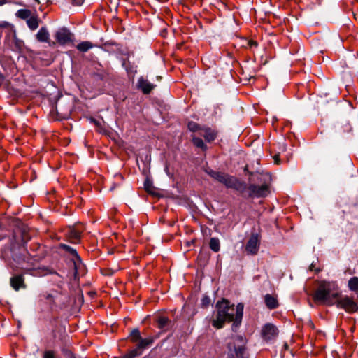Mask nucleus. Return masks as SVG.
<instances>
[{"instance_id": "dca6fc26", "label": "nucleus", "mask_w": 358, "mask_h": 358, "mask_svg": "<svg viewBox=\"0 0 358 358\" xmlns=\"http://www.w3.org/2000/svg\"><path fill=\"white\" fill-rule=\"evenodd\" d=\"M250 175L253 177L254 180L263 182L266 183L271 180V176L268 173H251Z\"/></svg>"}, {"instance_id": "58836bf2", "label": "nucleus", "mask_w": 358, "mask_h": 358, "mask_svg": "<svg viewBox=\"0 0 358 358\" xmlns=\"http://www.w3.org/2000/svg\"><path fill=\"white\" fill-rule=\"evenodd\" d=\"M144 186H145V189H147V191H149L148 187L147 186V182H145Z\"/></svg>"}, {"instance_id": "f257e3e1", "label": "nucleus", "mask_w": 358, "mask_h": 358, "mask_svg": "<svg viewBox=\"0 0 358 358\" xmlns=\"http://www.w3.org/2000/svg\"><path fill=\"white\" fill-rule=\"evenodd\" d=\"M217 313L215 319L213 320L212 324L217 329L223 327L225 322L234 321V324L238 325L243 317V305L238 303L236 307L230 305L226 299L217 301L216 304Z\"/></svg>"}, {"instance_id": "4c0bfd02", "label": "nucleus", "mask_w": 358, "mask_h": 358, "mask_svg": "<svg viewBox=\"0 0 358 358\" xmlns=\"http://www.w3.org/2000/svg\"><path fill=\"white\" fill-rule=\"evenodd\" d=\"M6 0H0V6L6 3Z\"/></svg>"}, {"instance_id": "c756f323", "label": "nucleus", "mask_w": 358, "mask_h": 358, "mask_svg": "<svg viewBox=\"0 0 358 358\" xmlns=\"http://www.w3.org/2000/svg\"><path fill=\"white\" fill-rule=\"evenodd\" d=\"M43 358H55V353L52 350H47L43 353Z\"/></svg>"}, {"instance_id": "6ab92c4d", "label": "nucleus", "mask_w": 358, "mask_h": 358, "mask_svg": "<svg viewBox=\"0 0 358 358\" xmlns=\"http://www.w3.org/2000/svg\"><path fill=\"white\" fill-rule=\"evenodd\" d=\"M158 328L162 330H166L169 326L170 320L165 316H159L157 319Z\"/></svg>"}, {"instance_id": "a211bd4d", "label": "nucleus", "mask_w": 358, "mask_h": 358, "mask_svg": "<svg viewBox=\"0 0 358 358\" xmlns=\"http://www.w3.org/2000/svg\"><path fill=\"white\" fill-rule=\"evenodd\" d=\"M39 297L41 301L45 302L50 306L55 303L54 295L51 292H43Z\"/></svg>"}, {"instance_id": "4468645a", "label": "nucleus", "mask_w": 358, "mask_h": 358, "mask_svg": "<svg viewBox=\"0 0 358 358\" xmlns=\"http://www.w3.org/2000/svg\"><path fill=\"white\" fill-rule=\"evenodd\" d=\"M36 38L39 42L48 43L50 40V34L45 27H41L36 35Z\"/></svg>"}, {"instance_id": "e433bc0d", "label": "nucleus", "mask_w": 358, "mask_h": 358, "mask_svg": "<svg viewBox=\"0 0 358 358\" xmlns=\"http://www.w3.org/2000/svg\"><path fill=\"white\" fill-rule=\"evenodd\" d=\"M3 80V77L1 75V73H0V85L2 83Z\"/></svg>"}, {"instance_id": "b1692460", "label": "nucleus", "mask_w": 358, "mask_h": 358, "mask_svg": "<svg viewBox=\"0 0 358 358\" xmlns=\"http://www.w3.org/2000/svg\"><path fill=\"white\" fill-rule=\"evenodd\" d=\"M235 355L231 354L232 358H246L245 357V348L238 346L234 349Z\"/></svg>"}, {"instance_id": "ddd939ff", "label": "nucleus", "mask_w": 358, "mask_h": 358, "mask_svg": "<svg viewBox=\"0 0 358 358\" xmlns=\"http://www.w3.org/2000/svg\"><path fill=\"white\" fill-rule=\"evenodd\" d=\"M200 136H203L207 142H211L215 139L217 133L210 128L203 127L200 129Z\"/></svg>"}, {"instance_id": "f704fd0d", "label": "nucleus", "mask_w": 358, "mask_h": 358, "mask_svg": "<svg viewBox=\"0 0 358 358\" xmlns=\"http://www.w3.org/2000/svg\"><path fill=\"white\" fill-rule=\"evenodd\" d=\"M249 45L250 47H252V46H257V43L255 42V41H250L249 43Z\"/></svg>"}, {"instance_id": "f8f14e48", "label": "nucleus", "mask_w": 358, "mask_h": 358, "mask_svg": "<svg viewBox=\"0 0 358 358\" xmlns=\"http://www.w3.org/2000/svg\"><path fill=\"white\" fill-rule=\"evenodd\" d=\"M10 285L16 291L25 288L24 279L22 275H17L10 278Z\"/></svg>"}, {"instance_id": "393cba45", "label": "nucleus", "mask_w": 358, "mask_h": 358, "mask_svg": "<svg viewBox=\"0 0 358 358\" xmlns=\"http://www.w3.org/2000/svg\"><path fill=\"white\" fill-rule=\"evenodd\" d=\"M192 142L193 144L197 148H201L202 150H206L207 147L203 143V140L199 137H196L195 136H192Z\"/></svg>"}, {"instance_id": "423d86ee", "label": "nucleus", "mask_w": 358, "mask_h": 358, "mask_svg": "<svg viewBox=\"0 0 358 358\" xmlns=\"http://www.w3.org/2000/svg\"><path fill=\"white\" fill-rule=\"evenodd\" d=\"M261 334L264 340L270 341L277 337L278 330L274 324L268 323L262 327Z\"/></svg>"}, {"instance_id": "bb28decb", "label": "nucleus", "mask_w": 358, "mask_h": 358, "mask_svg": "<svg viewBox=\"0 0 358 358\" xmlns=\"http://www.w3.org/2000/svg\"><path fill=\"white\" fill-rule=\"evenodd\" d=\"M142 351L138 348V346L136 345V348L131 351H129L128 353H127L124 358H135L136 357L141 355Z\"/></svg>"}, {"instance_id": "f03ea898", "label": "nucleus", "mask_w": 358, "mask_h": 358, "mask_svg": "<svg viewBox=\"0 0 358 358\" xmlns=\"http://www.w3.org/2000/svg\"><path fill=\"white\" fill-rule=\"evenodd\" d=\"M334 285L329 282H322L313 295V299L316 302H320L327 306L335 304L339 294L333 292Z\"/></svg>"}, {"instance_id": "a878e982", "label": "nucleus", "mask_w": 358, "mask_h": 358, "mask_svg": "<svg viewBox=\"0 0 358 358\" xmlns=\"http://www.w3.org/2000/svg\"><path fill=\"white\" fill-rule=\"evenodd\" d=\"M348 288L351 291L358 290V277H352L349 280Z\"/></svg>"}, {"instance_id": "2f4dec72", "label": "nucleus", "mask_w": 358, "mask_h": 358, "mask_svg": "<svg viewBox=\"0 0 358 358\" xmlns=\"http://www.w3.org/2000/svg\"><path fill=\"white\" fill-rule=\"evenodd\" d=\"M66 356L68 358H76L75 355L72 352H71L70 350H66Z\"/></svg>"}, {"instance_id": "aec40b11", "label": "nucleus", "mask_w": 358, "mask_h": 358, "mask_svg": "<svg viewBox=\"0 0 358 358\" xmlns=\"http://www.w3.org/2000/svg\"><path fill=\"white\" fill-rule=\"evenodd\" d=\"M27 24L28 27L34 31L36 30L39 25V19L37 16H31L27 20Z\"/></svg>"}, {"instance_id": "5701e85b", "label": "nucleus", "mask_w": 358, "mask_h": 358, "mask_svg": "<svg viewBox=\"0 0 358 358\" xmlns=\"http://www.w3.org/2000/svg\"><path fill=\"white\" fill-rule=\"evenodd\" d=\"M210 248L217 252L220 250V243L217 238H211L209 243Z\"/></svg>"}, {"instance_id": "72a5a7b5", "label": "nucleus", "mask_w": 358, "mask_h": 358, "mask_svg": "<svg viewBox=\"0 0 358 358\" xmlns=\"http://www.w3.org/2000/svg\"><path fill=\"white\" fill-rule=\"evenodd\" d=\"M273 159H274L275 163L278 164L280 163L279 155H274Z\"/></svg>"}, {"instance_id": "1a4fd4ad", "label": "nucleus", "mask_w": 358, "mask_h": 358, "mask_svg": "<svg viewBox=\"0 0 358 358\" xmlns=\"http://www.w3.org/2000/svg\"><path fill=\"white\" fill-rule=\"evenodd\" d=\"M249 190L250 192V196L256 197L266 196L268 192V185L266 184L261 186L251 185L249 187Z\"/></svg>"}, {"instance_id": "9d476101", "label": "nucleus", "mask_w": 358, "mask_h": 358, "mask_svg": "<svg viewBox=\"0 0 358 358\" xmlns=\"http://www.w3.org/2000/svg\"><path fill=\"white\" fill-rule=\"evenodd\" d=\"M60 248H62L64 250L69 252L73 256L72 261L74 266L75 273L76 274L78 270L80 269V266H82L80 258L76 250L66 244H60Z\"/></svg>"}, {"instance_id": "cd10ccee", "label": "nucleus", "mask_w": 358, "mask_h": 358, "mask_svg": "<svg viewBox=\"0 0 358 358\" xmlns=\"http://www.w3.org/2000/svg\"><path fill=\"white\" fill-rule=\"evenodd\" d=\"M130 337L132 342L136 343L141 338V333L138 329H134L130 333Z\"/></svg>"}, {"instance_id": "39448f33", "label": "nucleus", "mask_w": 358, "mask_h": 358, "mask_svg": "<svg viewBox=\"0 0 358 358\" xmlns=\"http://www.w3.org/2000/svg\"><path fill=\"white\" fill-rule=\"evenodd\" d=\"M335 303H336L337 307L343 308L350 313H355L358 310V305L357 303L348 296L340 299L337 297V300H335Z\"/></svg>"}, {"instance_id": "412c9836", "label": "nucleus", "mask_w": 358, "mask_h": 358, "mask_svg": "<svg viewBox=\"0 0 358 358\" xmlns=\"http://www.w3.org/2000/svg\"><path fill=\"white\" fill-rule=\"evenodd\" d=\"M94 45L90 41H83L78 44L77 49L80 52H87L92 48Z\"/></svg>"}, {"instance_id": "c85d7f7f", "label": "nucleus", "mask_w": 358, "mask_h": 358, "mask_svg": "<svg viewBox=\"0 0 358 358\" xmlns=\"http://www.w3.org/2000/svg\"><path fill=\"white\" fill-rule=\"evenodd\" d=\"M203 127H201L199 124L194 122H189L188 123V129L192 131V132H198V134L200 135V129H203Z\"/></svg>"}, {"instance_id": "473e14b6", "label": "nucleus", "mask_w": 358, "mask_h": 358, "mask_svg": "<svg viewBox=\"0 0 358 358\" xmlns=\"http://www.w3.org/2000/svg\"><path fill=\"white\" fill-rule=\"evenodd\" d=\"M84 0H71L73 4L80 6L83 3Z\"/></svg>"}, {"instance_id": "f3484780", "label": "nucleus", "mask_w": 358, "mask_h": 358, "mask_svg": "<svg viewBox=\"0 0 358 358\" xmlns=\"http://www.w3.org/2000/svg\"><path fill=\"white\" fill-rule=\"evenodd\" d=\"M155 339V337L150 336L146 338H141L138 343L136 345L138 346V348L140 349L141 351H143L144 349L148 348L150 346L154 341Z\"/></svg>"}, {"instance_id": "c9c22d12", "label": "nucleus", "mask_w": 358, "mask_h": 358, "mask_svg": "<svg viewBox=\"0 0 358 358\" xmlns=\"http://www.w3.org/2000/svg\"><path fill=\"white\" fill-rule=\"evenodd\" d=\"M92 122L95 124V125H96L97 127H100L101 126V124L99 121L96 120H92Z\"/></svg>"}, {"instance_id": "0eeeda50", "label": "nucleus", "mask_w": 358, "mask_h": 358, "mask_svg": "<svg viewBox=\"0 0 358 358\" xmlns=\"http://www.w3.org/2000/svg\"><path fill=\"white\" fill-rule=\"evenodd\" d=\"M55 36L60 45H65L73 41V35L66 28H62L55 33Z\"/></svg>"}, {"instance_id": "7ed1b4c3", "label": "nucleus", "mask_w": 358, "mask_h": 358, "mask_svg": "<svg viewBox=\"0 0 358 358\" xmlns=\"http://www.w3.org/2000/svg\"><path fill=\"white\" fill-rule=\"evenodd\" d=\"M207 173L213 178L224 184L228 188L238 190L243 186V184L236 177L212 170L207 171Z\"/></svg>"}, {"instance_id": "4be33fe9", "label": "nucleus", "mask_w": 358, "mask_h": 358, "mask_svg": "<svg viewBox=\"0 0 358 358\" xmlns=\"http://www.w3.org/2000/svg\"><path fill=\"white\" fill-rule=\"evenodd\" d=\"M16 16L23 20H28L31 16V13L28 9H20L17 10Z\"/></svg>"}, {"instance_id": "9b49d317", "label": "nucleus", "mask_w": 358, "mask_h": 358, "mask_svg": "<svg viewBox=\"0 0 358 358\" xmlns=\"http://www.w3.org/2000/svg\"><path fill=\"white\" fill-rule=\"evenodd\" d=\"M155 85L151 83L148 79L140 77L137 82V87L145 94H148L155 87Z\"/></svg>"}, {"instance_id": "6e6552de", "label": "nucleus", "mask_w": 358, "mask_h": 358, "mask_svg": "<svg viewBox=\"0 0 358 358\" xmlns=\"http://www.w3.org/2000/svg\"><path fill=\"white\" fill-rule=\"evenodd\" d=\"M259 248V240L257 234H252L249 238L246 245L245 250L248 253L255 255L257 253Z\"/></svg>"}, {"instance_id": "2eb2a0df", "label": "nucleus", "mask_w": 358, "mask_h": 358, "mask_svg": "<svg viewBox=\"0 0 358 358\" xmlns=\"http://www.w3.org/2000/svg\"><path fill=\"white\" fill-rule=\"evenodd\" d=\"M264 301L266 306L269 309H275L278 307V302L277 299L271 294H268L265 295Z\"/></svg>"}, {"instance_id": "20e7f679", "label": "nucleus", "mask_w": 358, "mask_h": 358, "mask_svg": "<svg viewBox=\"0 0 358 358\" xmlns=\"http://www.w3.org/2000/svg\"><path fill=\"white\" fill-rule=\"evenodd\" d=\"M83 230V225L81 223H78L67 228L66 236L71 243H78L80 241L81 234Z\"/></svg>"}, {"instance_id": "7c9ffc66", "label": "nucleus", "mask_w": 358, "mask_h": 358, "mask_svg": "<svg viewBox=\"0 0 358 358\" xmlns=\"http://www.w3.org/2000/svg\"><path fill=\"white\" fill-rule=\"evenodd\" d=\"M210 303V299L208 296H204L202 299V306L207 307Z\"/></svg>"}]
</instances>
